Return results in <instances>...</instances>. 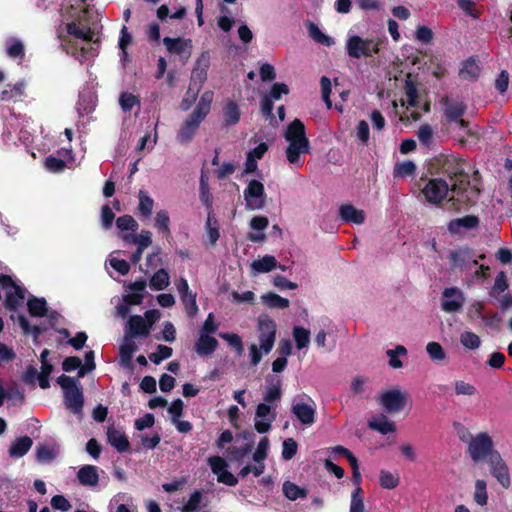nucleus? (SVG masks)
<instances>
[{
	"label": "nucleus",
	"mask_w": 512,
	"mask_h": 512,
	"mask_svg": "<svg viewBox=\"0 0 512 512\" xmlns=\"http://www.w3.org/2000/svg\"><path fill=\"white\" fill-rule=\"evenodd\" d=\"M436 161L441 172L451 181L452 196L448 199L450 208L460 211L464 207L471 206L473 199L468 195L470 176L466 172L465 161L453 155H440Z\"/></svg>",
	"instance_id": "nucleus-1"
},
{
	"label": "nucleus",
	"mask_w": 512,
	"mask_h": 512,
	"mask_svg": "<svg viewBox=\"0 0 512 512\" xmlns=\"http://www.w3.org/2000/svg\"><path fill=\"white\" fill-rule=\"evenodd\" d=\"M284 138L289 143L285 151L288 162L302 166L301 154H308L311 151L304 123L295 118L288 124L284 132Z\"/></svg>",
	"instance_id": "nucleus-2"
},
{
	"label": "nucleus",
	"mask_w": 512,
	"mask_h": 512,
	"mask_svg": "<svg viewBox=\"0 0 512 512\" xmlns=\"http://www.w3.org/2000/svg\"><path fill=\"white\" fill-rule=\"evenodd\" d=\"M56 381L63 390L65 407L74 414L82 413L84 395L79 381L65 374L59 376Z\"/></svg>",
	"instance_id": "nucleus-3"
},
{
	"label": "nucleus",
	"mask_w": 512,
	"mask_h": 512,
	"mask_svg": "<svg viewBox=\"0 0 512 512\" xmlns=\"http://www.w3.org/2000/svg\"><path fill=\"white\" fill-rule=\"evenodd\" d=\"M467 452L474 462H479L488 460L494 452L498 451L494 449L492 437L487 432H480L469 442Z\"/></svg>",
	"instance_id": "nucleus-4"
},
{
	"label": "nucleus",
	"mask_w": 512,
	"mask_h": 512,
	"mask_svg": "<svg viewBox=\"0 0 512 512\" xmlns=\"http://www.w3.org/2000/svg\"><path fill=\"white\" fill-rule=\"evenodd\" d=\"M257 328L260 349L268 354L273 349L276 340V322L268 314H261L257 319Z\"/></svg>",
	"instance_id": "nucleus-5"
},
{
	"label": "nucleus",
	"mask_w": 512,
	"mask_h": 512,
	"mask_svg": "<svg viewBox=\"0 0 512 512\" xmlns=\"http://www.w3.org/2000/svg\"><path fill=\"white\" fill-rule=\"evenodd\" d=\"M378 402L387 413L396 414L407 405L408 395L400 389H390L379 396Z\"/></svg>",
	"instance_id": "nucleus-6"
},
{
	"label": "nucleus",
	"mask_w": 512,
	"mask_h": 512,
	"mask_svg": "<svg viewBox=\"0 0 512 512\" xmlns=\"http://www.w3.org/2000/svg\"><path fill=\"white\" fill-rule=\"evenodd\" d=\"M243 197L246 202V209H263L266 204V193L263 183L256 179L250 180L243 192Z\"/></svg>",
	"instance_id": "nucleus-7"
},
{
	"label": "nucleus",
	"mask_w": 512,
	"mask_h": 512,
	"mask_svg": "<svg viewBox=\"0 0 512 512\" xmlns=\"http://www.w3.org/2000/svg\"><path fill=\"white\" fill-rule=\"evenodd\" d=\"M451 191L448 183L442 178L429 179L422 188V194L428 203L439 205Z\"/></svg>",
	"instance_id": "nucleus-8"
},
{
	"label": "nucleus",
	"mask_w": 512,
	"mask_h": 512,
	"mask_svg": "<svg viewBox=\"0 0 512 512\" xmlns=\"http://www.w3.org/2000/svg\"><path fill=\"white\" fill-rule=\"evenodd\" d=\"M372 44L373 41L370 39H363L360 36L353 35L349 37L347 40V53L351 58L356 59H359L361 57H370L372 56V52H378V48L376 45H374L373 50H371Z\"/></svg>",
	"instance_id": "nucleus-9"
},
{
	"label": "nucleus",
	"mask_w": 512,
	"mask_h": 512,
	"mask_svg": "<svg viewBox=\"0 0 512 512\" xmlns=\"http://www.w3.org/2000/svg\"><path fill=\"white\" fill-rule=\"evenodd\" d=\"M204 119L205 118L195 116V113L192 112L182 123L176 136L177 141L180 144H189L193 140Z\"/></svg>",
	"instance_id": "nucleus-10"
},
{
	"label": "nucleus",
	"mask_w": 512,
	"mask_h": 512,
	"mask_svg": "<svg viewBox=\"0 0 512 512\" xmlns=\"http://www.w3.org/2000/svg\"><path fill=\"white\" fill-rule=\"evenodd\" d=\"M441 308L447 313L459 311L465 302L463 292L457 287L445 288L442 292Z\"/></svg>",
	"instance_id": "nucleus-11"
},
{
	"label": "nucleus",
	"mask_w": 512,
	"mask_h": 512,
	"mask_svg": "<svg viewBox=\"0 0 512 512\" xmlns=\"http://www.w3.org/2000/svg\"><path fill=\"white\" fill-rule=\"evenodd\" d=\"M491 474L504 487L510 486V474L507 465L502 459L499 452H494L488 459Z\"/></svg>",
	"instance_id": "nucleus-12"
},
{
	"label": "nucleus",
	"mask_w": 512,
	"mask_h": 512,
	"mask_svg": "<svg viewBox=\"0 0 512 512\" xmlns=\"http://www.w3.org/2000/svg\"><path fill=\"white\" fill-rule=\"evenodd\" d=\"M440 104L443 106L444 116L448 122L460 120L467 110V105L463 101L454 100L448 96H443Z\"/></svg>",
	"instance_id": "nucleus-13"
},
{
	"label": "nucleus",
	"mask_w": 512,
	"mask_h": 512,
	"mask_svg": "<svg viewBox=\"0 0 512 512\" xmlns=\"http://www.w3.org/2000/svg\"><path fill=\"white\" fill-rule=\"evenodd\" d=\"M163 43L166 46V49L169 53L175 54V55H185V58L188 59L191 56L192 52V40L191 39H185L182 37L177 38H171V37H164Z\"/></svg>",
	"instance_id": "nucleus-14"
},
{
	"label": "nucleus",
	"mask_w": 512,
	"mask_h": 512,
	"mask_svg": "<svg viewBox=\"0 0 512 512\" xmlns=\"http://www.w3.org/2000/svg\"><path fill=\"white\" fill-rule=\"evenodd\" d=\"M291 412L302 425L309 426L315 422L316 408L310 404L303 402L293 403Z\"/></svg>",
	"instance_id": "nucleus-15"
},
{
	"label": "nucleus",
	"mask_w": 512,
	"mask_h": 512,
	"mask_svg": "<svg viewBox=\"0 0 512 512\" xmlns=\"http://www.w3.org/2000/svg\"><path fill=\"white\" fill-rule=\"evenodd\" d=\"M150 334V328L147 326L144 318L140 315H132L130 316L127 329L125 331V339L129 340L130 338L138 337V336H148Z\"/></svg>",
	"instance_id": "nucleus-16"
},
{
	"label": "nucleus",
	"mask_w": 512,
	"mask_h": 512,
	"mask_svg": "<svg viewBox=\"0 0 512 512\" xmlns=\"http://www.w3.org/2000/svg\"><path fill=\"white\" fill-rule=\"evenodd\" d=\"M106 435H107L108 443L112 447H114L119 453H124V452L129 451L130 443H129L127 435L123 431L116 429L112 425L107 428Z\"/></svg>",
	"instance_id": "nucleus-17"
},
{
	"label": "nucleus",
	"mask_w": 512,
	"mask_h": 512,
	"mask_svg": "<svg viewBox=\"0 0 512 512\" xmlns=\"http://www.w3.org/2000/svg\"><path fill=\"white\" fill-rule=\"evenodd\" d=\"M26 89L25 80H19L14 85L7 84L5 89L0 93V101L1 102H19L22 101L24 96V92Z\"/></svg>",
	"instance_id": "nucleus-18"
},
{
	"label": "nucleus",
	"mask_w": 512,
	"mask_h": 512,
	"mask_svg": "<svg viewBox=\"0 0 512 512\" xmlns=\"http://www.w3.org/2000/svg\"><path fill=\"white\" fill-rule=\"evenodd\" d=\"M218 346L219 342L215 337L200 333L194 349L199 356H208L213 354L217 350Z\"/></svg>",
	"instance_id": "nucleus-19"
},
{
	"label": "nucleus",
	"mask_w": 512,
	"mask_h": 512,
	"mask_svg": "<svg viewBox=\"0 0 512 512\" xmlns=\"http://www.w3.org/2000/svg\"><path fill=\"white\" fill-rule=\"evenodd\" d=\"M266 390L263 396V400L266 403H273L281 399L282 396V381L272 375L266 377Z\"/></svg>",
	"instance_id": "nucleus-20"
},
{
	"label": "nucleus",
	"mask_w": 512,
	"mask_h": 512,
	"mask_svg": "<svg viewBox=\"0 0 512 512\" xmlns=\"http://www.w3.org/2000/svg\"><path fill=\"white\" fill-rule=\"evenodd\" d=\"M341 219L346 223L363 224L365 213L363 210L355 208L352 204H343L339 209Z\"/></svg>",
	"instance_id": "nucleus-21"
},
{
	"label": "nucleus",
	"mask_w": 512,
	"mask_h": 512,
	"mask_svg": "<svg viewBox=\"0 0 512 512\" xmlns=\"http://www.w3.org/2000/svg\"><path fill=\"white\" fill-rule=\"evenodd\" d=\"M479 225V218L475 215H466L462 218L453 219L448 224V230L452 234L460 232L461 228L474 229Z\"/></svg>",
	"instance_id": "nucleus-22"
},
{
	"label": "nucleus",
	"mask_w": 512,
	"mask_h": 512,
	"mask_svg": "<svg viewBox=\"0 0 512 512\" xmlns=\"http://www.w3.org/2000/svg\"><path fill=\"white\" fill-rule=\"evenodd\" d=\"M33 441L29 436H22L16 438L9 447L10 457L20 458L27 454L31 449Z\"/></svg>",
	"instance_id": "nucleus-23"
},
{
	"label": "nucleus",
	"mask_w": 512,
	"mask_h": 512,
	"mask_svg": "<svg viewBox=\"0 0 512 512\" xmlns=\"http://www.w3.org/2000/svg\"><path fill=\"white\" fill-rule=\"evenodd\" d=\"M368 427L374 431L379 432L382 435L393 433L396 431V424L393 421H389L387 416L381 414L377 418H372L368 421Z\"/></svg>",
	"instance_id": "nucleus-24"
},
{
	"label": "nucleus",
	"mask_w": 512,
	"mask_h": 512,
	"mask_svg": "<svg viewBox=\"0 0 512 512\" xmlns=\"http://www.w3.org/2000/svg\"><path fill=\"white\" fill-rule=\"evenodd\" d=\"M25 293L26 290L21 286L15 287V290L7 291L4 301L5 308L9 311H16L25 299Z\"/></svg>",
	"instance_id": "nucleus-25"
},
{
	"label": "nucleus",
	"mask_w": 512,
	"mask_h": 512,
	"mask_svg": "<svg viewBox=\"0 0 512 512\" xmlns=\"http://www.w3.org/2000/svg\"><path fill=\"white\" fill-rule=\"evenodd\" d=\"M78 480L82 485L95 486L99 482L98 469L93 465H85L79 469Z\"/></svg>",
	"instance_id": "nucleus-26"
},
{
	"label": "nucleus",
	"mask_w": 512,
	"mask_h": 512,
	"mask_svg": "<svg viewBox=\"0 0 512 512\" xmlns=\"http://www.w3.org/2000/svg\"><path fill=\"white\" fill-rule=\"evenodd\" d=\"M480 67L473 57L463 62L459 76L464 80L476 81L480 76Z\"/></svg>",
	"instance_id": "nucleus-27"
},
{
	"label": "nucleus",
	"mask_w": 512,
	"mask_h": 512,
	"mask_svg": "<svg viewBox=\"0 0 512 512\" xmlns=\"http://www.w3.org/2000/svg\"><path fill=\"white\" fill-rule=\"evenodd\" d=\"M28 312L32 317H44L48 313L45 298H38L31 295L27 301Z\"/></svg>",
	"instance_id": "nucleus-28"
},
{
	"label": "nucleus",
	"mask_w": 512,
	"mask_h": 512,
	"mask_svg": "<svg viewBox=\"0 0 512 512\" xmlns=\"http://www.w3.org/2000/svg\"><path fill=\"white\" fill-rule=\"evenodd\" d=\"M261 301L270 309H286L290 305V301L287 298L281 297L273 292L263 294L261 296Z\"/></svg>",
	"instance_id": "nucleus-29"
},
{
	"label": "nucleus",
	"mask_w": 512,
	"mask_h": 512,
	"mask_svg": "<svg viewBox=\"0 0 512 512\" xmlns=\"http://www.w3.org/2000/svg\"><path fill=\"white\" fill-rule=\"evenodd\" d=\"M240 109L236 102L229 101L223 107V120L225 126H232L240 121Z\"/></svg>",
	"instance_id": "nucleus-30"
},
{
	"label": "nucleus",
	"mask_w": 512,
	"mask_h": 512,
	"mask_svg": "<svg viewBox=\"0 0 512 512\" xmlns=\"http://www.w3.org/2000/svg\"><path fill=\"white\" fill-rule=\"evenodd\" d=\"M472 258L471 250L468 248H459L449 254V260L452 268H462Z\"/></svg>",
	"instance_id": "nucleus-31"
},
{
	"label": "nucleus",
	"mask_w": 512,
	"mask_h": 512,
	"mask_svg": "<svg viewBox=\"0 0 512 512\" xmlns=\"http://www.w3.org/2000/svg\"><path fill=\"white\" fill-rule=\"evenodd\" d=\"M306 26L309 36L317 43H320L328 47L332 46L335 43L334 39L324 34L315 23L307 21Z\"/></svg>",
	"instance_id": "nucleus-32"
},
{
	"label": "nucleus",
	"mask_w": 512,
	"mask_h": 512,
	"mask_svg": "<svg viewBox=\"0 0 512 512\" xmlns=\"http://www.w3.org/2000/svg\"><path fill=\"white\" fill-rule=\"evenodd\" d=\"M170 283V276L166 269L161 268L157 270L150 278V287L153 290L161 291L168 287Z\"/></svg>",
	"instance_id": "nucleus-33"
},
{
	"label": "nucleus",
	"mask_w": 512,
	"mask_h": 512,
	"mask_svg": "<svg viewBox=\"0 0 512 512\" xmlns=\"http://www.w3.org/2000/svg\"><path fill=\"white\" fill-rule=\"evenodd\" d=\"M213 96L214 94L212 91H206L201 95L199 102L197 103L195 109L193 110L195 116L202 118L207 117L211 109Z\"/></svg>",
	"instance_id": "nucleus-34"
},
{
	"label": "nucleus",
	"mask_w": 512,
	"mask_h": 512,
	"mask_svg": "<svg viewBox=\"0 0 512 512\" xmlns=\"http://www.w3.org/2000/svg\"><path fill=\"white\" fill-rule=\"evenodd\" d=\"M283 493L285 497L291 501H295L299 498H306L308 495V491L305 488H302L290 481L284 482Z\"/></svg>",
	"instance_id": "nucleus-35"
},
{
	"label": "nucleus",
	"mask_w": 512,
	"mask_h": 512,
	"mask_svg": "<svg viewBox=\"0 0 512 512\" xmlns=\"http://www.w3.org/2000/svg\"><path fill=\"white\" fill-rule=\"evenodd\" d=\"M123 239L127 242H132L133 244H136L137 247H140L142 249H146L152 244V234L148 230H142L139 235H124Z\"/></svg>",
	"instance_id": "nucleus-36"
},
{
	"label": "nucleus",
	"mask_w": 512,
	"mask_h": 512,
	"mask_svg": "<svg viewBox=\"0 0 512 512\" xmlns=\"http://www.w3.org/2000/svg\"><path fill=\"white\" fill-rule=\"evenodd\" d=\"M404 91H405V95L407 97L408 105L411 107H417L419 104L418 89H417L416 84L412 81L410 74H408L405 79Z\"/></svg>",
	"instance_id": "nucleus-37"
},
{
	"label": "nucleus",
	"mask_w": 512,
	"mask_h": 512,
	"mask_svg": "<svg viewBox=\"0 0 512 512\" xmlns=\"http://www.w3.org/2000/svg\"><path fill=\"white\" fill-rule=\"evenodd\" d=\"M277 267V260L274 256L265 255L252 263V268L259 273H267Z\"/></svg>",
	"instance_id": "nucleus-38"
},
{
	"label": "nucleus",
	"mask_w": 512,
	"mask_h": 512,
	"mask_svg": "<svg viewBox=\"0 0 512 512\" xmlns=\"http://www.w3.org/2000/svg\"><path fill=\"white\" fill-rule=\"evenodd\" d=\"M184 305L185 312L188 318H194L198 313V306L196 303V293L190 292L180 296Z\"/></svg>",
	"instance_id": "nucleus-39"
},
{
	"label": "nucleus",
	"mask_w": 512,
	"mask_h": 512,
	"mask_svg": "<svg viewBox=\"0 0 512 512\" xmlns=\"http://www.w3.org/2000/svg\"><path fill=\"white\" fill-rule=\"evenodd\" d=\"M416 171V165L413 161L407 160L398 162L394 166L393 175L395 178L412 176Z\"/></svg>",
	"instance_id": "nucleus-40"
},
{
	"label": "nucleus",
	"mask_w": 512,
	"mask_h": 512,
	"mask_svg": "<svg viewBox=\"0 0 512 512\" xmlns=\"http://www.w3.org/2000/svg\"><path fill=\"white\" fill-rule=\"evenodd\" d=\"M203 498V493L201 490H195L189 497L186 504H184L181 508V512H196L201 508V501Z\"/></svg>",
	"instance_id": "nucleus-41"
},
{
	"label": "nucleus",
	"mask_w": 512,
	"mask_h": 512,
	"mask_svg": "<svg viewBox=\"0 0 512 512\" xmlns=\"http://www.w3.org/2000/svg\"><path fill=\"white\" fill-rule=\"evenodd\" d=\"M293 337L296 342L297 349L301 350L306 348L310 342V331L301 326L293 328Z\"/></svg>",
	"instance_id": "nucleus-42"
},
{
	"label": "nucleus",
	"mask_w": 512,
	"mask_h": 512,
	"mask_svg": "<svg viewBox=\"0 0 512 512\" xmlns=\"http://www.w3.org/2000/svg\"><path fill=\"white\" fill-rule=\"evenodd\" d=\"M460 343L466 349L475 350L480 347L481 339L476 333L465 331L460 335Z\"/></svg>",
	"instance_id": "nucleus-43"
},
{
	"label": "nucleus",
	"mask_w": 512,
	"mask_h": 512,
	"mask_svg": "<svg viewBox=\"0 0 512 512\" xmlns=\"http://www.w3.org/2000/svg\"><path fill=\"white\" fill-rule=\"evenodd\" d=\"M349 512H366L361 487H356L352 492Z\"/></svg>",
	"instance_id": "nucleus-44"
},
{
	"label": "nucleus",
	"mask_w": 512,
	"mask_h": 512,
	"mask_svg": "<svg viewBox=\"0 0 512 512\" xmlns=\"http://www.w3.org/2000/svg\"><path fill=\"white\" fill-rule=\"evenodd\" d=\"M170 218L166 210H160L155 217V227L159 232L163 233L166 237L170 235L169 228Z\"/></svg>",
	"instance_id": "nucleus-45"
},
{
	"label": "nucleus",
	"mask_w": 512,
	"mask_h": 512,
	"mask_svg": "<svg viewBox=\"0 0 512 512\" xmlns=\"http://www.w3.org/2000/svg\"><path fill=\"white\" fill-rule=\"evenodd\" d=\"M386 353L389 357V365L392 368L397 369L403 366L402 361L398 357L407 354V349L404 346L397 345L395 349H389Z\"/></svg>",
	"instance_id": "nucleus-46"
},
{
	"label": "nucleus",
	"mask_w": 512,
	"mask_h": 512,
	"mask_svg": "<svg viewBox=\"0 0 512 512\" xmlns=\"http://www.w3.org/2000/svg\"><path fill=\"white\" fill-rule=\"evenodd\" d=\"M426 351L430 359L434 362L439 363L446 358V353L438 342H429L426 346Z\"/></svg>",
	"instance_id": "nucleus-47"
},
{
	"label": "nucleus",
	"mask_w": 512,
	"mask_h": 512,
	"mask_svg": "<svg viewBox=\"0 0 512 512\" xmlns=\"http://www.w3.org/2000/svg\"><path fill=\"white\" fill-rule=\"evenodd\" d=\"M119 104L124 112H130L135 105H140L138 96L130 92H122L119 97Z\"/></svg>",
	"instance_id": "nucleus-48"
},
{
	"label": "nucleus",
	"mask_w": 512,
	"mask_h": 512,
	"mask_svg": "<svg viewBox=\"0 0 512 512\" xmlns=\"http://www.w3.org/2000/svg\"><path fill=\"white\" fill-rule=\"evenodd\" d=\"M206 229L207 234L210 240L211 245H215L220 237L219 233V224L216 219L213 220L211 212L208 213L207 221H206Z\"/></svg>",
	"instance_id": "nucleus-49"
},
{
	"label": "nucleus",
	"mask_w": 512,
	"mask_h": 512,
	"mask_svg": "<svg viewBox=\"0 0 512 512\" xmlns=\"http://www.w3.org/2000/svg\"><path fill=\"white\" fill-rule=\"evenodd\" d=\"M6 52L10 58L23 59L25 55L24 45L18 39H10L6 47Z\"/></svg>",
	"instance_id": "nucleus-50"
},
{
	"label": "nucleus",
	"mask_w": 512,
	"mask_h": 512,
	"mask_svg": "<svg viewBox=\"0 0 512 512\" xmlns=\"http://www.w3.org/2000/svg\"><path fill=\"white\" fill-rule=\"evenodd\" d=\"M270 441L269 438L264 436L260 439L258 446L253 453V460L256 463L263 462L268 456Z\"/></svg>",
	"instance_id": "nucleus-51"
},
{
	"label": "nucleus",
	"mask_w": 512,
	"mask_h": 512,
	"mask_svg": "<svg viewBox=\"0 0 512 512\" xmlns=\"http://www.w3.org/2000/svg\"><path fill=\"white\" fill-rule=\"evenodd\" d=\"M381 487L385 489H394L399 485V477L387 470H381L379 475Z\"/></svg>",
	"instance_id": "nucleus-52"
},
{
	"label": "nucleus",
	"mask_w": 512,
	"mask_h": 512,
	"mask_svg": "<svg viewBox=\"0 0 512 512\" xmlns=\"http://www.w3.org/2000/svg\"><path fill=\"white\" fill-rule=\"evenodd\" d=\"M173 350L171 347L159 344L157 346V352H153L149 355V359L154 364L158 365L164 359H168L172 356Z\"/></svg>",
	"instance_id": "nucleus-53"
},
{
	"label": "nucleus",
	"mask_w": 512,
	"mask_h": 512,
	"mask_svg": "<svg viewBox=\"0 0 512 512\" xmlns=\"http://www.w3.org/2000/svg\"><path fill=\"white\" fill-rule=\"evenodd\" d=\"M153 206V199L143 191H140L138 209L141 214L146 217L150 216L152 214Z\"/></svg>",
	"instance_id": "nucleus-54"
},
{
	"label": "nucleus",
	"mask_w": 512,
	"mask_h": 512,
	"mask_svg": "<svg viewBox=\"0 0 512 512\" xmlns=\"http://www.w3.org/2000/svg\"><path fill=\"white\" fill-rule=\"evenodd\" d=\"M116 226L121 231L135 232L138 229V223L130 215H123L117 218Z\"/></svg>",
	"instance_id": "nucleus-55"
},
{
	"label": "nucleus",
	"mask_w": 512,
	"mask_h": 512,
	"mask_svg": "<svg viewBox=\"0 0 512 512\" xmlns=\"http://www.w3.org/2000/svg\"><path fill=\"white\" fill-rule=\"evenodd\" d=\"M44 166L49 172L59 173L66 168V162L60 158L50 155L46 157Z\"/></svg>",
	"instance_id": "nucleus-56"
},
{
	"label": "nucleus",
	"mask_w": 512,
	"mask_h": 512,
	"mask_svg": "<svg viewBox=\"0 0 512 512\" xmlns=\"http://www.w3.org/2000/svg\"><path fill=\"white\" fill-rule=\"evenodd\" d=\"M253 449V443H246L241 447H233L230 451V460L241 462Z\"/></svg>",
	"instance_id": "nucleus-57"
},
{
	"label": "nucleus",
	"mask_w": 512,
	"mask_h": 512,
	"mask_svg": "<svg viewBox=\"0 0 512 512\" xmlns=\"http://www.w3.org/2000/svg\"><path fill=\"white\" fill-rule=\"evenodd\" d=\"M297 442L293 438H287L282 443V458L284 460H291L297 453Z\"/></svg>",
	"instance_id": "nucleus-58"
},
{
	"label": "nucleus",
	"mask_w": 512,
	"mask_h": 512,
	"mask_svg": "<svg viewBox=\"0 0 512 512\" xmlns=\"http://www.w3.org/2000/svg\"><path fill=\"white\" fill-rule=\"evenodd\" d=\"M77 110L79 112V116L83 117L84 115L90 114L94 110V104L91 95H81L80 99L77 103Z\"/></svg>",
	"instance_id": "nucleus-59"
},
{
	"label": "nucleus",
	"mask_w": 512,
	"mask_h": 512,
	"mask_svg": "<svg viewBox=\"0 0 512 512\" xmlns=\"http://www.w3.org/2000/svg\"><path fill=\"white\" fill-rule=\"evenodd\" d=\"M457 4L464 13L473 19H479L481 16V10L477 9L475 3L471 0H457Z\"/></svg>",
	"instance_id": "nucleus-60"
},
{
	"label": "nucleus",
	"mask_w": 512,
	"mask_h": 512,
	"mask_svg": "<svg viewBox=\"0 0 512 512\" xmlns=\"http://www.w3.org/2000/svg\"><path fill=\"white\" fill-rule=\"evenodd\" d=\"M474 500L477 504L484 506L487 504L488 495L486 490V482L484 480H477L475 483Z\"/></svg>",
	"instance_id": "nucleus-61"
},
{
	"label": "nucleus",
	"mask_w": 512,
	"mask_h": 512,
	"mask_svg": "<svg viewBox=\"0 0 512 512\" xmlns=\"http://www.w3.org/2000/svg\"><path fill=\"white\" fill-rule=\"evenodd\" d=\"M18 323L25 334L32 333L35 338L39 337L44 329L38 325L31 326L25 315H18Z\"/></svg>",
	"instance_id": "nucleus-62"
},
{
	"label": "nucleus",
	"mask_w": 512,
	"mask_h": 512,
	"mask_svg": "<svg viewBox=\"0 0 512 512\" xmlns=\"http://www.w3.org/2000/svg\"><path fill=\"white\" fill-rule=\"evenodd\" d=\"M417 136L422 145L429 147L433 140L432 127L429 124H422L417 131Z\"/></svg>",
	"instance_id": "nucleus-63"
},
{
	"label": "nucleus",
	"mask_w": 512,
	"mask_h": 512,
	"mask_svg": "<svg viewBox=\"0 0 512 512\" xmlns=\"http://www.w3.org/2000/svg\"><path fill=\"white\" fill-rule=\"evenodd\" d=\"M508 286L509 285L506 274L503 271L499 272L495 278L494 285L491 289V296L495 297L497 294L506 291L508 289Z\"/></svg>",
	"instance_id": "nucleus-64"
}]
</instances>
